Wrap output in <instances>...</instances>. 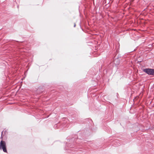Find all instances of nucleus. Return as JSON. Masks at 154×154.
Here are the masks:
<instances>
[{"instance_id": "f257e3e1", "label": "nucleus", "mask_w": 154, "mask_h": 154, "mask_svg": "<svg viewBox=\"0 0 154 154\" xmlns=\"http://www.w3.org/2000/svg\"><path fill=\"white\" fill-rule=\"evenodd\" d=\"M0 149H2L4 152H7L6 144L5 142L3 140L1 141L0 143Z\"/></svg>"}, {"instance_id": "f03ea898", "label": "nucleus", "mask_w": 154, "mask_h": 154, "mask_svg": "<svg viewBox=\"0 0 154 154\" xmlns=\"http://www.w3.org/2000/svg\"><path fill=\"white\" fill-rule=\"evenodd\" d=\"M143 71L149 75H154V69H143Z\"/></svg>"}, {"instance_id": "7ed1b4c3", "label": "nucleus", "mask_w": 154, "mask_h": 154, "mask_svg": "<svg viewBox=\"0 0 154 154\" xmlns=\"http://www.w3.org/2000/svg\"><path fill=\"white\" fill-rule=\"evenodd\" d=\"M75 24H74V27H75Z\"/></svg>"}, {"instance_id": "20e7f679", "label": "nucleus", "mask_w": 154, "mask_h": 154, "mask_svg": "<svg viewBox=\"0 0 154 154\" xmlns=\"http://www.w3.org/2000/svg\"><path fill=\"white\" fill-rule=\"evenodd\" d=\"M2 133H3V132H2Z\"/></svg>"}]
</instances>
